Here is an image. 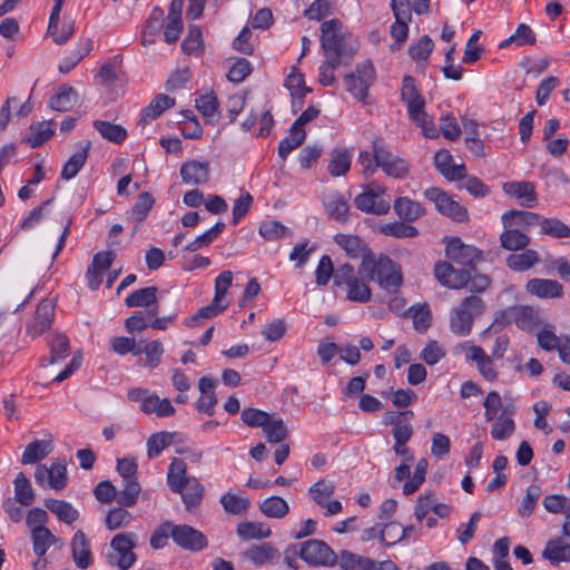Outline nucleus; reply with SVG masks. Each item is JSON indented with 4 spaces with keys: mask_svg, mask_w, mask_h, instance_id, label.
I'll return each mask as SVG.
<instances>
[{
    "mask_svg": "<svg viewBox=\"0 0 570 570\" xmlns=\"http://www.w3.org/2000/svg\"><path fill=\"white\" fill-rule=\"evenodd\" d=\"M343 61V59L325 57V60L320 66L318 81L323 86H333L336 82L334 71Z\"/></svg>",
    "mask_w": 570,
    "mask_h": 570,
    "instance_id": "e2e57ef3",
    "label": "nucleus"
},
{
    "mask_svg": "<svg viewBox=\"0 0 570 570\" xmlns=\"http://www.w3.org/2000/svg\"><path fill=\"white\" fill-rule=\"evenodd\" d=\"M539 262V255L533 249H527L520 254H511L507 258L509 268L523 272L531 268L535 263Z\"/></svg>",
    "mask_w": 570,
    "mask_h": 570,
    "instance_id": "3c124183",
    "label": "nucleus"
},
{
    "mask_svg": "<svg viewBox=\"0 0 570 570\" xmlns=\"http://www.w3.org/2000/svg\"><path fill=\"white\" fill-rule=\"evenodd\" d=\"M375 79V70L370 60L356 66L355 72L347 73L344 78L345 87L355 98L365 101L368 88Z\"/></svg>",
    "mask_w": 570,
    "mask_h": 570,
    "instance_id": "6e6552de",
    "label": "nucleus"
},
{
    "mask_svg": "<svg viewBox=\"0 0 570 570\" xmlns=\"http://www.w3.org/2000/svg\"><path fill=\"white\" fill-rule=\"evenodd\" d=\"M542 558L552 566L570 562V543L562 538L549 540L542 551Z\"/></svg>",
    "mask_w": 570,
    "mask_h": 570,
    "instance_id": "a878e982",
    "label": "nucleus"
},
{
    "mask_svg": "<svg viewBox=\"0 0 570 570\" xmlns=\"http://www.w3.org/2000/svg\"><path fill=\"white\" fill-rule=\"evenodd\" d=\"M484 308L483 301L479 296L466 297L459 307L453 308L450 317L451 331L461 336L470 334L473 321Z\"/></svg>",
    "mask_w": 570,
    "mask_h": 570,
    "instance_id": "f03ea898",
    "label": "nucleus"
},
{
    "mask_svg": "<svg viewBox=\"0 0 570 570\" xmlns=\"http://www.w3.org/2000/svg\"><path fill=\"white\" fill-rule=\"evenodd\" d=\"M351 161L352 154L347 149H334L331 154L327 170L333 177L343 176L350 170Z\"/></svg>",
    "mask_w": 570,
    "mask_h": 570,
    "instance_id": "79ce46f5",
    "label": "nucleus"
},
{
    "mask_svg": "<svg viewBox=\"0 0 570 570\" xmlns=\"http://www.w3.org/2000/svg\"><path fill=\"white\" fill-rule=\"evenodd\" d=\"M393 208L400 219L411 223L424 215L423 206L409 197H399L394 200Z\"/></svg>",
    "mask_w": 570,
    "mask_h": 570,
    "instance_id": "c85d7f7f",
    "label": "nucleus"
},
{
    "mask_svg": "<svg viewBox=\"0 0 570 570\" xmlns=\"http://www.w3.org/2000/svg\"><path fill=\"white\" fill-rule=\"evenodd\" d=\"M71 553L77 568L87 569L92 564L90 543L86 534L78 530L71 539Z\"/></svg>",
    "mask_w": 570,
    "mask_h": 570,
    "instance_id": "4be33fe9",
    "label": "nucleus"
},
{
    "mask_svg": "<svg viewBox=\"0 0 570 570\" xmlns=\"http://www.w3.org/2000/svg\"><path fill=\"white\" fill-rule=\"evenodd\" d=\"M53 451L52 440H36L29 443L21 456L22 464L37 463Z\"/></svg>",
    "mask_w": 570,
    "mask_h": 570,
    "instance_id": "7c9ffc66",
    "label": "nucleus"
},
{
    "mask_svg": "<svg viewBox=\"0 0 570 570\" xmlns=\"http://www.w3.org/2000/svg\"><path fill=\"white\" fill-rule=\"evenodd\" d=\"M541 233L553 238L570 237V227L558 218H546L540 222Z\"/></svg>",
    "mask_w": 570,
    "mask_h": 570,
    "instance_id": "13d9d810",
    "label": "nucleus"
},
{
    "mask_svg": "<svg viewBox=\"0 0 570 570\" xmlns=\"http://www.w3.org/2000/svg\"><path fill=\"white\" fill-rule=\"evenodd\" d=\"M154 204H155V199L149 193H147V191L141 193L138 196L137 202L135 203L134 207L128 213L127 218L129 220L136 222L138 224L141 223L147 217V215H148L149 210L153 208Z\"/></svg>",
    "mask_w": 570,
    "mask_h": 570,
    "instance_id": "864d4df0",
    "label": "nucleus"
},
{
    "mask_svg": "<svg viewBox=\"0 0 570 570\" xmlns=\"http://www.w3.org/2000/svg\"><path fill=\"white\" fill-rule=\"evenodd\" d=\"M466 358L476 364L480 374L487 381L494 382L498 379V371L495 368L492 356H489L481 346H469Z\"/></svg>",
    "mask_w": 570,
    "mask_h": 570,
    "instance_id": "5701e85b",
    "label": "nucleus"
},
{
    "mask_svg": "<svg viewBox=\"0 0 570 570\" xmlns=\"http://www.w3.org/2000/svg\"><path fill=\"white\" fill-rule=\"evenodd\" d=\"M31 540L33 546V552L39 557L45 556V553L52 544L57 542H60V544H62L61 540L53 535V533L48 528L35 529L31 532Z\"/></svg>",
    "mask_w": 570,
    "mask_h": 570,
    "instance_id": "de8ad7c7",
    "label": "nucleus"
},
{
    "mask_svg": "<svg viewBox=\"0 0 570 570\" xmlns=\"http://www.w3.org/2000/svg\"><path fill=\"white\" fill-rule=\"evenodd\" d=\"M173 541L184 550L198 552L208 546L206 535L188 524H175L168 522Z\"/></svg>",
    "mask_w": 570,
    "mask_h": 570,
    "instance_id": "1a4fd4ad",
    "label": "nucleus"
},
{
    "mask_svg": "<svg viewBox=\"0 0 570 570\" xmlns=\"http://www.w3.org/2000/svg\"><path fill=\"white\" fill-rule=\"evenodd\" d=\"M326 212L332 219L338 223H346L348 220L350 206L347 200L340 194L332 195L325 204Z\"/></svg>",
    "mask_w": 570,
    "mask_h": 570,
    "instance_id": "8fccbe9b",
    "label": "nucleus"
},
{
    "mask_svg": "<svg viewBox=\"0 0 570 570\" xmlns=\"http://www.w3.org/2000/svg\"><path fill=\"white\" fill-rule=\"evenodd\" d=\"M75 20L71 18H65L60 24L55 23V28L48 27L47 33L52 38V41L56 45H63L69 41V39L75 33Z\"/></svg>",
    "mask_w": 570,
    "mask_h": 570,
    "instance_id": "5fc2aeb1",
    "label": "nucleus"
},
{
    "mask_svg": "<svg viewBox=\"0 0 570 570\" xmlns=\"http://www.w3.org/2000/svg\"><path fill=\"white\" fill-rule=\"evenodd\" d=\"M48 346L50 355L41 360V366L56 364L68 357L71 352L69 338L62 333H55L48 341Z\"/></svg>",
    "mask_w": 570,
    "mask_h": 570,
    "instance_id": "b1692460",
    "label": "nucleus"
},
{
    "mask_svg": "<svg viewBox=\"0 0 570 570\" xmlns=\"http://www.w3.org/2000/svg\"><path fill=\"white\" fill-rule=\"evenodd\" d=\"M346 287L347 299L358 303H366L371 299L372 292L370 286L365 282L361 281L358 277Z\"/></svg>",
    "mask_w": 570,
    "mask_h": 570,
    "instance_id": "774afa93",
    "label": "nucleus"
},
{
    "mask_svg": "<svg viewBox=\"0 0 570 570\" xmlns=\"http://www.w3.org/2000/svg\"><path fill=\"white\" fill-rule=\"evenodd\" d=\"M174 493H179L181 495V500L185 504V509L188 512H194L202 504L205 489L200 481L193 476L187 480L186 483L181 484L180 491H173Z\"/></svg>",
    "mask_w": 570,
    "mask_h": 570,
    "instance_id": "aec40b11",
    "label": "nucleus"
},
{
    "mask_svg": "<svg viewBox=\"0 0 570 570\" xmlns=\"http://www.w3.org/2000/svg\"><path fill=\"white\" fill-rule=\"evenodd\" d=\"M334 492L335 484L326 480H320L308 489L311 498L318 507L326 504V501H328Z\"/></svg>",
    "mask_w": 570,
    "mask_h": 570,
    "instance_id": "680f3d73",
    "label": "nucleus"
},
{
    "mask_svg": "<svg viewBox=\"0 0 570 570\" xmlns=\"http://www.w3.org/2000/svg\"><path fill=\"white\" fill-rule=\"evenodd\" d=\"M45 507L53 513L59 521L71 524L79 518V512L71 503L65 500L47 499Z\"/></svg>",
    "mask_w": 570,
    "mask_h": 570,
    "instance_id": "2f4dec72",
    "label": "nucleus"
},
{
    "mask_svg": "<svg viewBox=\"0 0 570 570\" xmlns=\"http://www.w3.org/2000/svg\"><path fill=\"white\" fill-rule=\"evenodd\" d=\"M321 47L325 57L352 59L357 48L353 37L344 28L341 20L334 18L321 24Z\"/></svg>",
    "mask_w": 570,
    "mask_h": 570,
    "instance_id": "f257e3e1",
    "label": "nucleus"
},
{
    "mask_svg": "<svg viewBox=\"0 0 570 570\" xmlns=\"http://www.w3.org/2000/svg\"><path fill=\"white\" fill-rule=\"evenodd\" d=\"M500 235L501 246L511 252L524 249L530 244V237L514 227H504Z\"/></svg>",
    "mask_w": 570,
    "mask_h": 570,
    "instance_id": "e433bc0d",
    "label": "nucleus"
},
{
    "mask_svg": "<svg viewBox=\"0 0 570 570\" xmlns=\"http://www.w3.org/2000/svg\"><path fill=\"white\" fill-rule=\"evenodd\" d=\"M354 204L357 209L375 215H384L389 213L391 207L390 203L384 200L381 194L372 189L357 195L354 199Z\"/></svg>",
    "mask_w": 570,
    "mask_h": 570,
    "instance_id": "412c9836",
    "label": "nucleus"
},
{
    "mask_svg": "<svg viewBox=\"0 0 570 570\" xmlns=\"http://www.w3.org/2000/svg\"><path fill=\"white\" fill-rule=\"evenodd\" d=\"M141 411L151 414L155 413L159 417L171 416L175 413V407L168 399H159L156 394L149 395L141 404Z\"/></svg>",
    "mask_w": 570,
    "mask_h": 570,
    "instance_id": "c03bdc74",
    "label": "nucleus"
},
{
    "mask_svg": "<svg viewBox=\"0 0 570 570\" xmlns=\"http://www.w3.org/2000/svg\"><path fill=\"white\" fill-rule=\"evenodd\" d=\"M509 315L515 325L523 331H532L540 325L538 311L531 306H514L509 309Z\"/></svg>",
    "mask_w": 570,
    "mask_h": 570,
    "instance_id": "cd10ccee",
    "label": "nucleus"
},
{
    "mask_svg": "<svg viewBox=\"0 0 570 570\" xmlns=\"http://www.w3.org/2000/svg\"><path fill=\"white\" fill-rule=\"evenodd\" d=\"M306 137L305 130H296L291 127L289 135L285 137L278 146V155L285 160L287 156L297 147H299Z\"/></svg>",
    "mask_w": 570,
    "mask_h": 570,
    "instance_id": "bf43d9fd",
    "label": "nucleus"
},
{
    "mask_svg": "<svg viewBox=\"0 0 570 570\" xmlns=\"http://www.w3.org/2000/svg\"><path fill=\"white\" fill-rule=\"evenodd\" d=\"M35 480L39 487H49L56 491L62 490L68 480L66 460L57 459L50 468L38 464L35 470Z\"/></svg>",
    "mask_w": 570,
    "mask_h": 570,
    "instance_id": "9d476101",
    "label": "nucleus"
},
{
    "mask_svg": "<svg viewBox=\"0 0 570 570\" xmlns=\"http://www.w3.org/2000/svg\"><path fill=\"white\" fill-rule=\"evenodd\" d=\"M77 104V91L67 85L59 88V91L50 100V107L53 110L66 112L71 110Z\"/></svg>",
    "mask_w": 570,
    "mask_h": 570,
    "instance_id": "37998d69",
    "label": "nucleus"
},
{
    "mask_svg": "<svg viewBox=\"0 0 570 570\" xmlns=\"http://www.w3.org/2000/svg\"><path fill=\"white\" fill-rule=\"evenodd\" d=\"M262 429L269 443H281L288 435V430L284 421L275 414L268 416V420H266L265 425H262Z\"/></svg>",
    "mask_w": 570,
    "mask_h": 570,
    "instance_id": "58836bf2",
    "label": "nucleus"
},
{
    "mask_svg": "<svg viewBox=\"0 0 570 570\" xmlns=\"http://www.w3.org/2000/svg\"><path fill=\"white\" fill-rule=\"evenodd\" d=\"M219 502L226 513L234 515H239L246 512L250 505L247 498H243L230 492L223 494Z\"/></svg>",
    "mask_w": 570,
    "mask_h": 570,
    "instance_id": "6e6d98bb",
    "label": "nucleus"
},
{
    "mask_svg": "<svg viewBox=\"0 0 570 570\" xmlns=\"http://www.w3.org/2000/svg\"><path fill=\"white\" fill-rule=\"evenodd\" d=\"M298 556L312 567H334L337 561V553L320 539H309L302 542Z\"/></svg>",
    "mask_w": 570,
    "mask_h": 570,
    "instance_id": "423d86ee",
    "label": "nucleus"
},
{
    "mask_svg": "<svg viewBox=\"0 0 570 570\" xmlns=\"http://www.w3.org/2000/svg\"><path fill=\"white\" fill-rule=\"evenodd\" d=\"M226 308V305H220V303L215 299L207 306L199 308L191 317L185 321V325L188 327L198 326L203 320H209L218 315Z\"/></svg>",
    "mask_w": 570,
    "mask_h": 570,
    "instance_id": "052dcab7",
    "label": "nucleus"
},
{
    "mask_svg": "<svg viewBox=\"0 0 570 570\" xmlns=\"http://www.w3.org/2000/svg\"><path fill=\"white\" fill-rule=\"evenodd\" d=\"M181 49L187 55H198L203 51L202 31L197 26H189L188 35L181 42Z\"/></svg>",
    "mask_w": 570,
    "mask_h": 570,
    "instance_id": "338daca9",
    "label": "nucleus"
},
{
    "mask_svg": "<svg viewBox=\"0 0 570 570\" xmlns=\"http://www.w3.org/2000/svg\"><path fill=\"white\" fill-rule=\"evenodd\" d=\"M175 105V99L165 95H157L150 104L142 110L139 124L146 126L149 121L158 118L165 110Z\"/></svg>",
    "mask_w": 570,
    "mask_h": 570,
    "instance_id": "c756f323",
    "label": "nucleus"
},
{
    "mask_svg": "<svg viewBox=\"0 0 570 570\" xmlns=\"http://www.w3.org/2000/svg\"><path fill=\"white\" fill-rule=\"evenodd\" d=\"M126 507L120 505L118 508H114L109 510L105 518L106 527L110 530H117L119 528H122L127 525L131 521V514L128 512Z\"/></svg>",
    "mask_w": 570,
    "mask_h": 570,
    "instance_id": "0e129e2a",
    "label": "nucleus"
},
{
    "mask_svg": "<svg viewBox=\"0 0 570 570\" xmlns=\"http://www.w3.org/2000/svg\"><path fill=\"white\" fill-rule=\"evenodd\" d=\"M507 195L517 198L521 206L532 208L538 203L534 184L531 181H508L503 184Z\"/></svg>",
    "mask_w": 570,
    "mask_h": 570,
    "instance_id": "a211bd4d",
    "label": "nucleus"
},
{
    "mask_svg": "<svg viewBox=\"0 0 570 570\" xmlns=\"http://www.w3.org/2000/svg\"><path fill=\"white\" fill-rule=\"evenodd\" d=\"M55 303L51 299H42L27 325V334L32 338L38 337L50 328L55 317Z\"/></svg>",
    "mask_w": 570,
    "mask_h": 570,
    "instance_id": "ddd939ff",
    "label": "nucleus"
},
{
    "mask_svg": "<svg viewBox=\"0 0 570 570\" xmlns=\"http://www.w3.org/2000/svg\"><path fill=\"white\" fill-rule=\"evenodd\" d=\"M89 149H90V142L86 141L81 146L80 150H78L76 154H73L67 160V163L63 165L62 170H61L62 179L69 180L71 178H73L80 171V169L83 167V165L87 160Z\"/></svg>",
    "mask_w": 570,
    "mask_h": 570,
    "instance_id": "ea45409f",
    "label": "nucleus"
},
{
    "mask_svg": "<svg viewBox=\"0 0 570 570\" xmlns=\"http://www.w3.org/2000/svg\"><path fill=\"white\" fill-rule=\"evenodd\" d=\"M372 151L374 160L387 176L393 178H403L409 174V163L392 154L384 139L375 136L372 139Z\"/></svg>",
    "mask_w": 570,
    "mask_h": 570,
    "instance_id": "20e7f679",
    "label": "nucleus"
},
{
    "mask_svg": "<svg viewBox=\"0 0 570 570\" xmlns=\"http://www.w3.org/2000/svg\"><path fill=\"white\" fill-rule=\"evenodd\" d=\"M94 128L102 138L114 144L122 142L128 135L125 127L104 120H95Z\"/></svg>",
    "mask_w": 570,
    "mask_h": 570,
    "instance_id": "a18cd8bd",
    "label": "nucleus"
},
{
    "mask_svg": "<svg viewBox=\"0 0 570 570\" xmlns=\"http://www.w3.org/2000/svg\"><path fill=\"white\" fill-rule=\"evenodd\" d=\"M191 476L187 475V468L183 460L174 459L168 468L167 483L171 491H180L181 484Z\"/></svg>",
    "mask_w": 570,
    "mask_h": 570,
    "instance_id": "49530a36",
    "label": "nucleus"
},
{
    "mask_svg": "<svg viewBox=\"0 0 570 570\" xmlns=\"http://www.w3.org/2000/svg\"><path fill=\"white\" fill-rule=\"evenodd\" d=\"M534 42H535V35L532 31V29L528 24L521 23L518 26L515 32L512 36H510L509 38H507L505 40H503L500 43V48H505L512 43H514L519 47L530 46V45H534Z\"/></svg>",
    "mask_w": 570,
    "mask_h": 570,
    "instance_id": "4d7b16f0",
    "label": "nucleus"
},
{
    "mask_svg": "<svg viewBox=\"0 0 570 570\" xmlns=\"http://www.w3.org/2000/svg\"><path fill=\"white\" fill-rule=\"evenodd\" d=\"M29 130L30 132L26 137V142L30 147L37 148L51 138L55 131V124L52 121L32 124Z\"/></svg>",
    "mask_w": 570,
    "mask_h": 570,
    "instance_id": "4c0bfd02",
    "label": "nucleus"
},
{
    "mask_svg": "<svg viewBox=\"0 0 570 570\" xmlns=\"http://www.w3.org/2000/svg\"><path fill=\"white\" fill-rule=\"evenodd\" d=\"M158 288L156 286H148L130 293L125 304L127 307H147V315L155 317L158 314Z\"/></svg>",
    "mask_w": 570,
    "mask_h": 570,
    "instance_id": "f3484780",
    "label": "nucleus"
},
{
    "mask_svg": "<svg viewBox=\"0 0 570 570\" xmlns=\"http://www.w3.org/2000/svg\"><path fill=\"white\" fill-rule=\"evenodd\" d=\"M258 509L265 517L272 519H283L289 512L288 503L278 495L266 498L259 503Z\"/></svg>",
    "mask_w": 570,
    "mask_h": 570,
    "instance_id": "c9c22d12",
    "label": "nucleus"
},
{
    "mask_svg": "<svg viewBox=\"0 0 570 570\" xmlns=\"http://www.w3.org/2000/svg\"><path fill=\"white\" fill-rule=\"evenodd\" d=\"M527 291L540 298H554L563 294L562 285L554 279L532 278L527 283Z\"/></svg>",
    "mask_w": 570,
    "mask_h": 570,
    "instance_id": "393cba45",
    "label": "nucleus"
},
{
    "mask_svg": "<svg viewBox=\"0 0 570 570\" xmlns=\"http://www.w3.org/2000/svg\"><path fill=\"white\" fill-rule=\"evenodd\" d=\"M401 97L407 106L409 115L412 120H419L420 117H423L425 101L416 89L414 79L410 76H405L403 79Z\"/></svg>",
    "mask_w": 570,
    "mask_h": 570,
    "instance_id": "dca6fc26",
    "label": "nucleus"
},
{
    "mask_svg": "<svg viewBox=\"0 0 570 570\" xmlns=\"http://www.w3.org/2000/svg\"><path fill=\"white\" fill-rule=\"evenodd\" d=\"M176 436L175 432H158L149 436L147 441V455L149 459L157 458L170 444Z\"/></svg>",
    "mask_w": 570,
    "mask_h": 570,
    "instance_id": "09e8293b",
    "label": "nucleus"
},
{
    "mask_svg": "<svg viewBox=\"0 0 570 570\" xmlns=\"http://www.w3.org/2000/svg\"><path fill=\"white\" fill-rule=\"evenodd\" d=\"M137 535L132 532H121L116 534L110 542V551L106 559L110 566L118 567L121 570L129 569L136 561V553L132 551L136 547Z\"/></svg>",
    "mask_w": 570,
    "mask_h": 570,
    "instance_id": "39448f33",
    "label": "nucleus"
},
{
    "mask_svg": "<svg viewBox=\"0 0 570 570\" xmlns=\"http://www.w3.org/2000/svg\"><path fill=\"white\" fill-rule=\"evenodd\" d=\"M14 500L21 505L29 507L36 500V493L31 487L29 479L23 472H19L14 480Z\"/></svg>",
    "mask_w": 570,
    "mask_h": 570,
    "instance_id": "a19ab883",
    "label": "nucleus"
},
{
    "mask_svg": "<svg viewBox=\"0 0 570 570\" xmlns=\"http://www.w3.org/2000/svg\"><path fill=\"white\" fill-rule=\"evenodd\" d=\"M334 242L353 259L360 258L368 249V246L355 235L336 234Z\"/></svg>",
    "mask_w": 570,
    "mask_h": 570,
    "instance_id": "473e14b6",
    "label": "nucleus"
},
{
    "mask_svg": "<svg viewBox=\"0 0 570 570\" xmlns=\"http://www.w3.org/2000/svg\"><path fill=\"white\" fill-rule=\"evenodd\" d=\"M137 462L132 458L118 459L117 472L122 478L124 489L119 491L118 503L124 507H134L141 491L137 480Z\"/></svg>",
    "mask_w": 570,
    "mask_h": 570,
    "instance_id": "7ed1b4c3",
    "label": "nucleus"
},
{
    "mask_svg": "<svg viewBox=\"0 0 570 570\" xmlns=\"http://www.w3.org/2000/svg\"><path fill=\"white\" fill-rule=\"evenodd\" d=\"M258 232L268 242L284 238L291 234L286 226L275 220L262 223Z\"/></svg>",
    "mask_w": 570,
    "mask_h": 570,
    "instance_id": "69168bd1",
    "label": "nucleus"
},
{
    "mask_svg": "<svg viewBox=\"0 0 570 570\" xmlns=\"http://www.w3.org/2000/svg\"><path fill=\"white\" fill-rule=\"evenodd\" d=\"M434 274L438 281L450 288H462L469 284L470 272L462 268H454L451 264L443 262L435 265Z\"/></svg>",
    "mask_w": 570,
    "mask_h": 570,
    "instance_id": "4468645a",
    "label": "nucleus"
},
{
    "mask_svg": "<svg viewBox=\"0 0 570 570\" xmlns=\"http://www.w3.org/2000/svg\"><path fill=\"white\" fill-rule=\"evenodd\" d=\"M380 232L385 236L395 238H412L417 236L416 227L406 224V222H393L380 226Z\"/></svg>",
    "mask_w": 570,
    "mask_h": 570,
    "instance_id": "603ef678",
    "label": "nucleus"
},
{
    "mask_svg": "<svg viewBox=\"0 0 570 570\" xmlns=\"http://www.w3.org/2000/svg\"><path fill=\"white\" fill-rule=\"evenodd\" d=\"M236 532L243 540H262L269 538L272 534V530L266 523L257 521L240 522Z\"/></svg>",
    "mask_w": 570,
    "mask_h": 570,
    "instance_id": "72a5a7b5",
    "label": "nucleus"
},
{
    "mask_svg": "<svg viewBox=\"0 0 570 570\" xmlns=\"http://www.w3.org/2000/svg\"><path fill=\"white\" fill-rule=\"evenodd\" d=\"M376 279L381 287L393 291L402 284L401 267L387 255L379 256V273Z\"/></svg>",
    "mask_w": 570,
    "mask_h": 570,
    "instance_id": "2eb2a0df",
    "label": "nucleus"
},
{
    "mask_svg": "<svg viewBox=\"0 0 570 570\" xmlns=\"http://www.w3.org/2000/svg\"><path fill=\"white\" fill-rule=\"evenodd\" d=\"M542 216L525 210H509L502 215V224L504 227L529 228L532 226H540Z\"/></svg>",
    "mask_w": 570,
    "mask_h": 570,
    "instance_id": "bb28decb",
    "label": "nucleus"
},
{
    "mask_svg": "<svg viewBox=\"0 0 570 570\" xmlns=\"http://www.w3.org/2000/svg\"><path fill=\"white\" fill-rule=\"evenodd\" d=\"M446 257L460 265L471 266L482 259V252L472 245L464 244L459 237L449 239L445 246Z\"/></svg>",
    "mask_w": 570,
    "mask_h": 570,
    "instance_id": "9b49d317",
    "label": "nucleus"
},
{
    "mask_svg": "<svg viewBox=\"0 0 570 570\" xmlns=\"http://www.w3.org/2000/svg\"><path fill=\"white\" fill-rule=\"evenodd\" d=\"M240 557L256 567L276 564L281 559L279 550L271 542L255 543L246 548Z\"/></svg>",
    "mask_w": 570,
    "mask_h": 570,
    "instance_id": "f8f14e48",
    "label": "nucleus"
},
{
    "mask_svg": "<svg viewBox=\"0 0 570 570\" xmlns=\"http://www.w3.org/2000/svg\"><path fill=\"white\" fill-rule=\"evenodd\" d=\"M180 177L187 185H204L209 180V163L188 160L180 166Z\"/></svg>",
    "mask_w": 570,
    "mask_h": 570,
    "instance_id": "6ab92c4d",
    "label": "nucleus"
},
{
    "mask_svg": "<svg viewBox=\"0 0 570 570\" xmlns=\"http://www.w3.org/2000/svg\"><path fill=\"white\" fill-rule=\"evenodd\" d=\"M424 196L433 202L436 210L456 223H464L469 220V213L465 207L460 205L451 195L438 187L428 188Z\"/></svg>",
    "mask_w": 570,
    "mask_h": 570,
    "instance_id": "0eeeda50",
    "label": "nucleus"
},
{
    "mask_svg": "<svg viewBox=\"0 0 570 570\" xmlns=\"http://www.w3.org/2000/svg\"><path fill=\"white\" fill-rule=\"evenodd\" d=\"M512 412L509 409H503L501 414L497 417L491 428V436L498 441L508 440L515 430V423L512 419Z\"/></svg>",
    "mask_w": 570,
    "mask_h": 570,
    "instance_id": "f704fd0d",
    "label": "nucleus"
}]
</instances>
